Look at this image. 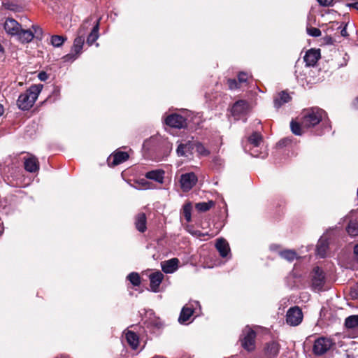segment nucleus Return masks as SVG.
<instances>
[{"label":"nucleus","instance_id":"nucleus-1","mask_svg":"<svg viewBox=\"0 0 358 358\" xmlns=\"http://www.w3.org/2000/svg\"><path fill=\"white\" fill-rule=\"evenodd\" d=\"M320 123L323 127V130L320 134L331 130V126L327 113L320 108L313 107L307 108L301 113L300 123L292 121L290 127L293 134L300 136L303 134V129L313 128Z\"/></svg>","mask_w":358,"mask_h":358},{"label":"nucleus","instance_id":"nucleus-6","mask_svg":"<svg viewBox=\"0 0 358 358\" xmlns=\"http://www.w3.org/2000/svg\"><path fill=\"white\" fill-rule=\"evenodd\" d=\"M303 313L298 306L290 308L286 314V322L287 324L296 327L300 324L303 320Z\"/></svg>","mask_w":358,"mask_h":358},{"label":"nucleus","instance_id":"nucleus-20","mask_svg":"<svg viewBox=\"0 0 358 358\" xmlns=\"http://www.w3.org/2000/svg\"><path fill=\"white\" fill-rule=\"evenodd\" d=\"M329 247V243L326 236H322L318 241L316 254L321 258H324L327 255V250Z\"/></svg>","mask_w":358,"mask_h":358},{"label":"nucleus","instance_id":"nucleus-43","mask_svg":"<svg viewBox=\"0 0 358 358\" xmlns=\"http://www.w3.org/2000/svg\"><path fill=\"white\" fill-rule=\"evenodd\" d=\"M322 6H331L333 5V0H317Z\"/></svg>","mask_w":358,"mask_h":358},{"label":"nucleus","instance_id":"nucleus-16","mask_svg":"<svg viewBox=\"0 0 358 358\" xmlns=\"http://www.w3.org/2000/svg\"><path fill=\"white\" fill-rule=\"evenodd\" d=\"M24 166L25 170L30 173H35L39 169V162L34 155L24 157Z\"/></svg>","mask_w":358,"mask_h":358},{"label":"nucleus","instance_id":"nucleus-3","mask_svg":"<svg viewBox=\"0 0 358 358\" xmlns=\"http://www.w3.org/2000/svg\"><path fill=\"white\" fill-rule=\"evenodd\" d=\"M311 287L315 292L324 289L326 275L324 271L318 266L315 267L310 273Z\"/></svg>","mask_w":358,"mask_h":358},{"label":"nucleus","instance_id":"nucleus-8","mask_svg":"<svg viewBox=\"0 0 358 358\" xmlns=\"http://www.w3.org/2000/svg\"><path fill=\"white\" fill-rule=\"evenodd\" d=\"M197 180L196 176L192 172L182 174L180 180L181 189L188 192L196 185Z\"/></svg>","mask_w":358,"mask_h":358},{"label":"nucleus","instance_id":"nucleus-22","mask_svg":"<svg viewBox=\"0 0 358 358\" xmlns=\"http://www.w3.org/2000/svg\"><path fill=\"white\" fill-rule=\"evenodd\" d=\"M125 338L127 343L132 349H137L139 344V338L136 333L132 331L127 330L125 332Z\"/></svg>","mask_w":358,"mask_h":358},{"label":"nucleus","instance_id":"nucleus-37","mask_svg":"<svg viewBox=\"0 0 358 358\" xmlns=\"http://www.w3.org/2000/svg\"><path fill=\"white\" fill-rule=\"evenodd\" d=\"M194 148H196L197 152L201 155L207 156L210 153V152L201 143H194Z\"/></svg>","mask_w":358,"mask_h":358},{"label":"nucleus","instance_id":"nucleus-44","mask_svg":"<svg viewBox=\"0 0 358 358\" xmlns=\"http://www.w3.org/2000/svg\"><path fill=\"white\" fill-rule=\"evenodd\" d=\"M353 259L354 261L358 264V244H356L354 246L353 249Z\"/></svg>","mask_w":358,"mask_h":358},{"label":"nucleus","instance_id":"nucleus-31","mask_svg":"<svg viewBox=\"0 0 358 358\" xmlns=\"http://www.w3.org/2000/svg\"><path fill=\"white\" fill-rule=\"evenodd\" d=\"M260 149V147L258 148H253V146H250L248 147V150L245 151L249 152L252 157L265 158L267 153L265 152H261Z\"/></svg>","mask_w":358,"mask_h":358},{"label":"nucleus","instance_id":"nucleus-19","mask_svg":"<svg viewBox=\"0 0 358 358\" xmlns=\"http://www.w3.org/2000/svg\"><path fill=\"white\" fill-rule=\"evenodd\" d=\"M320 57V50H309L304 56V61L307 66H314Z\"/></svg>","mask_w":358,"mask_h":358},{"label":"nucleus","instance_id":"nucleus-41","mask_svg":"<svg viewBox=\"0 0 358 358\" xmlns=\"http://www.w3.org/2000/svg\"><path fill=\"white\" fill-rule=\"evenodd\" d=\"M227 83L230 90H234L239 87L238 83L235 79H229Z\"/></svg>","mask_w":358,"mask_h":358},{"label":"nucleus","instance_id":"nucleus-36","mask_svg":"<svg viewBox=\"0 0 358 358\" xmlns=\"http://www.w3.org/2000/svg\"><path fill=\"white\" fill-rule=\"evenodd\" d=\"M191 211H192V205L190 203H187L183 206L182 213L183 215L187 220V222H189L191 220Z\"/></svg>","mask_w":358,"mask_h":358},{"label":"nucleus","instance_id":"nucleus-32","mask_svg":"<svg viewBox=\"0 0 358 358\" xmlns=\"http://www.w3.org/2000/svg\"><path fill=\"white\" fill-rule=\"evenodd\" d=\"M347 232L352 236H358V222L351 221L347 227Z\"/></svg>","mask_w":358,"mask_h":358},{"label":"nucleus","instance_id":"nucleus-42","mask_svg":"<svg viewBox=\"0 0 358 358\" xmlns=\"http://www.w3.org/2000/svg\"><path fill=\"white\" fill-rule=\"evenodd\" d=\"M248 76L246 73L241 72L238 76V80L239 83H245L248 80Z\"/></svg>","mask_w":358,"mask_h":358},{"label":"nucleus","instance_id":"nucleus-28","mask_svg":"<svg viewBox=\"0 0 358 358\" xmlns=\"http://www.w3.org/2000/svg\"><path fill=\"white\" fill-rule=\"evenodd\" d=\"M99 20H97L96 24L94 26L90 34L88 35L87 38V43L91 45L95 42L99 38Z\"/></svg>","mask_w":358,"mask_h":358},{"label":"nucleus","instance_id":"nucleus-40","mask_svg":"<svg viewBox=\"0 0 358 358\" xmlns=\"http://www.w3.org/2000/svg\"><path fill=\"white\" fill-rule=\"evenodd\" d=\"M90 19H87L83 24L80 26L79 30H78V36H83L84 37V35L85 34V31L88 29V27L90 26Z\"/></svg>","mask_w":358,"mask_h":358},{"label":"nucleus","instance_id":"nucleus-18","mask_svg":"<svg viewBox=\"0 0 358 358\" xmlns=\"http://www.w3.org/2000/svg\"><path fill=\"white\" fill-rule=\"evenodd\" d=\"M178 263L179 260L177 258L162 262L161 263L162 269L166 273H172L177 270Z\"/></svg>","mask_w":358,"mask_h":358},{"label":"nucleus","instance_id":"nucleus-38","mask_svg":"<svg viewBox=\"0 0 358 358\" xmlns=\"http://www.w3.org/2000/svg\"><path fill=\"white\" fill-rule=\"evenodd\" d=\"M31 28L33 29L32 31L34 33V37L37 39L41 40L43 34L42 28L36 24H33Z\"/></svg>","mask_w":358,"mask_h":358},{"label":"nucleus","instance_id":"nucleus-25","mask_svg":"<svg viewBox=\"0 0 358 358\" xmlns=\"http://www.w3.org/2000/svg\"><path fill=\"white\" fill-rule=\"evenodd\" d=\"M291 100V96L285 92H281L274 99V106L275 108H279L284 103L289 102Z\"/></svg>","mask_w":358,"mask_h":358},{"label":"nucleus","instance_id":"nucleus-11","mask_svg":"<svg viewBox=\"0 0 358 358\" xmlns=\"http://www.w3.org/2000/svg\"><path fill=\"white\" fill-rule=\"evenodd\" d=\"M248 110L249 105L248 102L243 100H240L234 104L231 108V113L236 119H238L241 115L246 114Z\"/></svg>","mask_w":358,"mask_h":358},{"label":"nucleus","instance_id":"nucleus-47","mask_svg":"<svg viewBox=\"0 0 358 358\" xmlns=\"http://www.w3.org/2000/svg\"><path fill=\"white\" fill-rule=\"evenodd\" d=\"M194 235L198 236V237H201V236H205L204 234L201 233L200 231H195L194 233H193Z\"/></svg>","mask_w":358,"mask_h":358},{"label":"nucleus","instance_id":"nucleus-45","mask_svg":"<svg viewBox=\"0 0 358 358\" xmlns=\"http://www.w3.org/2000/svg\"><path fill=\"white\" fill-rule=\"evenodd\" d=\"M38 78L41 81H45L48 79V76L45 71H41L38 73Z\"/></svg>","mask_w":358,"mask_h":358},{"label":"nucleus","instance_id":"nucleus-33","mask_svg":"<svg viewBox=\"0 0 358 358\" xmlns=\"http://www.w3.org/2000/svg\"><path fill=\"white\" fill-rule=\"evenodd\" d=\"M214 204L215 203L213 201H209L208 202H200L196 204V208L199 211L205 212L212 208Z\"/></svg>","mask_w":358,"mask_h":358},{"label":"nucleus","instance_id":"nucleus-4","mask_svg":"<svg viewBox=\"0 0 358 358\" xmlns=\"http://www.w3.org/2000/svg\"><path fill=\"white\" fill-rule=\"evenodd\" d=\"M255 331L246 327L240 338L241 346L248 352L253 351L255 349Z\"/></svg>","mask_w":358,"mask_h":358},{"label":"nucleus","instance_id":"nucleus-27","mask_svg":"<svg viewBox=\"0 0 358 358\" xmlns=\"http://www.w3.org/2000/svg\"><path fill=\"white\" fill-rule=\"evenodd\" d=\"M135 225L140 232H144L146 230V216L145 213H140L136 215Z\"/></svg>","mask_w":358,"mask_h":358},{"label":"nucleus","instance_id":"nucleus-51","mask_svg":"<svg viewBox=\"0 0 358 358\" xmlns=\"http://www.w3.org/2000/svg\"><path fill=\"white\" fill-rule=\"evenodd\" d=\"M154 358H164V357H154Z\"/></svg>","mask_w":358,"mask_h":358},{"label":"nucleus","instance_id":"nucleus-52","mask_svg":"<svg viewBox=\"0 0 358 358\" xmlns=\"http://www.w3.org/2000/svg\"><path fill=\"white\" fill-rule=\"evenodd\" d=\"M357 101H358V98H357Z\"/></svg>","mask_w":358,"mask_h":358},{"label":"nucleus","instance_id":"nucleus-15","mask_svg":"<svg viewBox=\"0 0 358 358\" xmlns=\"http://www.w3.org/2000/svg\"><path fill=\"white\" fill-rule=\"evenodd\" d=\"M150 286L154 292H159V287L164 279V274L161 271H157L150 275Z\"/></svg>","mask_w":358,"mask_h":358},{"label":"nucleus","instance_id":"nucleus-14","mask_svg":"<svg viewBox=\"0 0 358 358\" xmlns=\"http://www.w3.org/2000/svg\"><path fill=\"white\" fill-rule=\"evenodd\" d=\"M4 29L6 32L11 36H16L20 31L21 25L13 18H7L4 22Z\"/></svg>","mask_w":358,"mask_h":358},{"label":"nucleus","instance_id":"nucleus-29","mask_svg":"<svg viewBox=\"0 0 358 358\" xmlns=\"http://www.w3.org/2000/svg\"><path fill=\"white\" fill-rule=\"evenodd\" d=\"M345 326L348 329H355L358 327V315L348 317L345 320Z\"/></svg>","mask_w":358,"mask_h":358},{"label":"nucleus","instance_id":"nucleus-26","mask_svg":"<svg viewBox=\"0 0 358 358\" xmlns=\"http://www.w3.org/2000/svg\"><path fill=\"white\" fill-rule=\"evenodd\" d=\"M164 171L162 170H154L148 171L145 173V177L148 179L155 180L159 183H163L164 178Z\"/></svg>","mask_w":358,"mask_h":358},{"label":"nucleus","instance_id":"nucleus-2","mask_svg":"<svg viewBox=\"0 0 358 358\" xmlns=\"http://www.w3.org/2000/svg\"><path fill=\"white\" fill-rule=\"evenodd\" d=\"M43 89V85H32L24 92L20 94L17 100V106L22 110H29L36 101Z\"/></svg>","mask_w":358,"mask_h":358},{"label":"nucleus","instance_id":"nucleus-12","mask_svg":"<svg viewBox=\"0 0 358 358\" xmlns=\"http://www.w3.org/2000/svg\"><path fill=\"white\" fill-rule=\"evenodd\" d=\"M129 155L127 152L117 151L108 158V164L110 166H115L127 161Z\"/></svg>","mask_w":358,"mask_h":358},{"label":"nucleus","instance_id":"nucleus-50","mask_svg":"<svg viewBox=\"0 0 358 358\" xmlns=\"http://www.w3.org/2000/svg\"><path fill=\"white\" fill-rule=\"evenodd\" d=\"M4 50H3V48L2 47V45L0 44V52H3Z\"/></svg>","mask_w":358,"mask_h":358},{"label":"nucleus","instance_id":"nucleus-35","mask_svg":"<svg viewBox=\"0 0 358 358\" xmlns=\"http://www.w3.org/2000/svg\"><path fill=\"white\" fill-rule=\"evenodd\" d=\"M127 279L134 286H138L141 283L140 275L138 273L132 272L127 276Z\"/></svg>","mask_w":358,"mask_h":358},{"label":"nucleus","instance_id":"nucleus-13","mask_svg":"<svg viewBox=\"0 0 358 358\" xmlns=\"http://www.w3.org/2000/svg\"><path fill=\"white\" fill-rule=\"evenodd\" d=\"M194 305H198V302L194 301L183 306L178 318V322L180 324H185L190 319L194 313Z\"/></svg>","mask_w":358,"mask_h":358},{"label":"nucleus","instance_id":"nucleus-30","mask_svg":"<svg viewBox=\"0 0 358 358\" xmlns=\"http://www.w3.org/2000/svg\"><path fill=\"white\" fill-rule=\"evenodd\" d=\"M280 256L289 262H292L297 257L296 252L293 250H285L281 251L280 252Z\"/></svg>","mask_w":358,"mask_h":358},{"label":"nucleus","instance_id":"nucleus-10","mask_svg":"<svg viewBox=\"0 0 358 358\" xmlns=\"http://www.w3.org/2000/svg\"><path fill=\"white\" fill-rule=\"evenodd\" d=\"M84 37L83 36H78L73 41V45L71 49L72 53L68 54L65 56L66 60L70 59H76L81 53L83 46L84 45Z\"/></svg>","mask_w":358,"mask_h":358},{"label":"nucleus","instance_id":"nucleus-39","mask_svg":"<svg viewBox=\"0 0 358 358\" xmlns=\"http://www.w3.org/2000/svg\"><path fill=\"white\" fill-rule=\"evenodd\" d=\"M306 30L308 34L313 37H318L322 34L320 29L315 27H307Z\"/></svg>","mask_w":358,"mask_h":358},{"label":"nucleus","instance_id":"nucleus-5","mask_svg":"<svg viewBox=\"0 0 358 358\" xmlns=\"http://www.w3.org/2000/svg\"><path fill=\"white\" fill-rule=\"evenodd\" d=\"M333 344L331 338L320 337L314 342L313 352L316 355H322L331 349Z\"/></svg>","mask_w":358,"mask_h":358},{"label":"nucleus","instance_id":"nucleus-49","mask_svg":"<svg viewBox=\"0 0 358 358\" xmlns=\"http://www.w3.org/2000/svg\"><path fill=\"white\" fill-rule=\"evenodd\" d=\"M4 109L2 105L0 104V116L3 113Z\"/></svg>","mask_w":358,"mask_h":358},{"label":"nucleus","instance_id":"nucleus-23","mask_svg":"<svg viewBox=\"0 0 358 358\" xmlns=\"http://www.w3.org/2000/svg\"><path fill=\"white\" fill-rule=\"evenodd\" d=\"M17 39L22 43H29L34 38L32 30L23 29L20 27V31L16 35Z\"/></svg>","mask_w":358,"mask_h":358},{"label":"nucleus","instance_id":"nucleus-46","mask_svg":"<svg viewBox=\"0 0 358 358\" xmlns=\"http://www.w3.org/2000/svg\"><path fill=\"white\" fill-rule=\"evenodd\" d=\"M341 34L342 36H347L348 34V31H347V29H346V26H345L341 31Z\"/></svg>","mask_w":358,"mask_h":358},{"label":"nucleus","instance_id":"nucleus-21","mask_svg":"<svg viewBox=\"0 0 358 358\" xmlns=\"http://www.w3.org/2000/svg\"><path fill=\"white\" fill-rule=\"evenodd\" d=\"M262 142V136L258 132H254L248 138V143L244 145V150H248V147L253 146V148H258Z\"/></svg>","mask_w":358,"mask_h":358},{"label":"nucleus","instance_id":"nucleus-34","mask_svg":"<svg viewBox=\"0 0 358 358\" xmlns=\"http://www.w3.org/2000/svg\"><path fill=\"white\" fill-rule=\"evenodd\" d=\"M66 40V38L59 36V35H54L51 37V44L54 47H60L64 42Z\"/></svg>","mask_w":358,"mask_h":358},{"label":"nucleus","instance_id":"nucleus-9","mask_svg":"<svg viewBox=\"0 0 358 358\" xmlns=\"http://www.w3.org/2000/svg\"><path fill=\"white\" fill-rule=\"evenodd\" d=\"M165 123L171 127L180 129L187 126V120L180 115L172 114L166 117Z\"/></svg>","mask_w":358,"mask_h":358},{"label":"nucleus","instance_id":"nucleus-24","mask_svg":"<svg viewBox=\"0 0 358 358\" xmlns=\"http://www.w3.org/2000/svg\"><path fill=\"white\" fill-rule=\"evenodd\" d=\"M215 247L222 257H226L230 251L229 245L224 238L217 239Z\"/></svg>","mask_w":358,"mask_h":358},{"label":"nucleus","instance_id":"nucleus-48","mask_svg":"<svg viewBox=\"0 0 358 358\" xmlns=\"http://www.w3.org/2000/svg\"><path fill=\"white\" fill-rule=\"evenodd\" d=\"M348 6L352 7V8H354L356 10H358V2H355V3H349Z\"/></svg>","mask_w":358,"mask_h":358},{"label":"nucleus","instance_id":"nucleus-7","mask_svg":"<svg viewBox=\"0 0 358 358\" xmlns=\"http://www.w3.org/2000/svg\"><path fill=\"white\" fill-rule=\"evenodd\" d=\"M178 145L176 149V153L179 157H189L192 155V150L194 148V143L191 140H182L178 141Z\"/></svg>","mask_w":358,"mask_h":358},{"label":"nucleus","instance_id":"nucleus-17","mask_svg":"<svg viewBox=\"0 0 358 358\" xmlns=\"http://www.w3.org/2000/svg\"><path fill=\"white\" fill-rule=\"evenodd\" d=\"M280 345L277 342L271 341L266 344L264 348L266 358H275L279 353Z\"/></svg>","mask_w":358,"mask_h":358}]
</instances>
